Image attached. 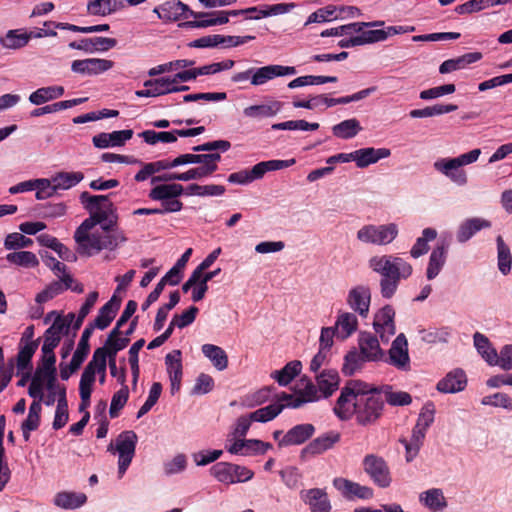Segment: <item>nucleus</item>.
I'll return each instance as SVG.
<instances>
[{"mask_svg": "<svg viewBox=\"0 0 512 512\" xmlns=\"http://www.w3.org/2000/svg\"><path fill=\"white\" fill-rule=\"evenodd\" d=\"M384 405L376 389L361 380H349L341 389L333 411L342 421L354 417L358 425L366 427L381 418Z\"/></svg>", "mask_w": 512, "mask_h": 512, "instance_id": "f257e3e1", "label": "nucleus"}, {"mask_svg": "<svg viewBox=\"0 0 512 512\" xmlns=\"http://www.w3.org/2000/svg\"><path fill=\"white\" fill-rule=\"evenodd\" d=\"M368 267L380 275V293L385 299L392 298L401 280H407L413 273L412 265L394 254L372 256L368 261Z\"/></svg>", "mask_w": 512, "mask_h": 512, "instance_id": "f03ea898", "label": "nucleus"}, {"mask_svg": "<svg viewBox=\"0 0 512 512\" xmlns=\"http://www.w3.org/2000/svg\"><path fill=\"white\" fill-rule=\"evenodd\" d=\"M294 163L295 159L262 161L254 165L251 170L244 169L231 173L227 180L232 184L246 185L254 180L261 179L268 171L288 168Z\"/></svg>", "mask_w": 512, "mask_h": 512, "instance_id": "7ed1b4c3", "label": "nucleus"}, {"mask_svg": "<svg viewBox=\"0 0 512 512\" xmlns=\"http://www.w3.org/2000/svg\"><path fill=\"white\" fill-rule=\"evenodd\" d=\"M209 471L218 482L226 485L247 482L254 477L251 469L230 462H217Z\"/></svg>", "mask_w": 512, "mask_h": 512, "instance_id": "20e7f679", "label": "nucleus"}, {"mask_svg": "<svg viewBox=\"0 0 512 512\" xmlns=\"http://www.w3.org/2000/svg\"><path fill=\"white\" fill-rule=\"evenodd\" d=\"M137 441V434L132 430H127L118 435L115 448L112 443L108 446V451L112 452L115 450L119 454L118 474L120 477L125 474L132 462L135 455Z\"/></svg>", "mask_w": 512, "mask_h": 512, "instance_id": "39448f33", "label": "nucleus"}, {"mask_svg": "<svg viewBox=\"0 0 512 512\" xmlns=\"http://www.w3.org/2000/svg\"><path fill=\"white\" fill-rule=\"evenodd\" d=\"M398 235V227L395 223L383 225H364L357 232V239L360 242L373 245H387Z\"/></svg>", "mask_w": 512, "mask_h": 512, "instance_id": "423d86ee", "label": "nucleus"}, {"mask_svg": "<svg viewBox=\"0 0 512 512\" xmlns=\"http://www.w3.org/2000/svg\"><path fill=\"white\" fill-rule=\"evenodd\" d=\"M153 12L157 14L158 18L167 22H176L185 19L188 16L194 18H201L203 14H196L189 6L180 0H169L161 5L156 6Z\"/></svg>", "mask_w": 512, "mask_h": 512, "instance_id": "0eeeda50", "label": "nucleus"}, {"mask_svg": "<svg viewBox=\"0 0 512 512\" xmlns=\"http://www.w3.org/2000/svg\"><path fill=\"white\" fill-rule=\"evenodd\" d=\"M74 319V313H68L64 317L58 315L55 318L52 325L46 329L43 335V344L45 351L55 349L59 345L62 335L68 334L70 326L72 325Z\"/></svg>", "mask_w": 512, "mask_h": 512, "instance_id": "6e6552de", "label": "nucleus"}, {"mask_svg": "<svg viewBox=\"0 0 512 512\" xmlns=\"http://www.w3.org/2000/svg\"><path fill=\"white\" fill-rule=\"evenodd\" d=\"M385 361L400 371H410L411 361L408 352V341L403 333H400L392 342Z\"/></svg>", "mask_w": 512, "mask_h": 512, "instance_id": "1a4fd4ad", "label": "nucleus"}, {"mask_svg": "<svg viewBox=\"0 0 512 512\" xmlns=\"http://www.w3.org/2000/svg\"><path fill=\"white\" fill-rule=\"evenodd\" d=\"M364 471L370 476L373 482L379 487L386 488L391 483L390 471L387 463L382 457L370 454L363 460Z\"/></svg>", "mask_w": 512, "mask_h": 512, "instance_id": "9d476101", "label": "nucleus"}, {"mask_svg": "<svg viewBox=\"0 0 512 512\" xmlns=\"http://www.w3.org/2000/svg\"><path fill=\"white\" fill-rule=\"evenodd\" d=\"M373 328L383 343H388L396 333L395 310L385 305L374 316Z\"/></svg>", "mask_w": 512, "mask_h": 512, "instance_id": "9b49d317", "label": "nucleus"}, {"mask_svg": "<svg viewBox=\"0 0 512 512\" xmlns=\"http://www.w3.org/2000/svg\"><path fill=\"white\" fill-rule=\"evenodd\" d=\"M110 195H91L84 191L80 194V202L90 215L99 214L104 216V221L110 214L116 211V207L109 199Z\"/></svg>", "mask_w": 512, "mask_h": 512, "instance_id": "f8f14e48", "label": "nucleus"}, {"mask_svg": "<svg viewBox=\"0 0 512 512\" xmlns=\"http://www.w3.org/2000/svg\"><path fill=\"white\" fill-rule=\"evenodd\" d=\"M341 440V433L335 430L327 431L306 445L301 451V457L320 455L332 449Z\"/></svg>", "mask_w": 512, "mask_h": 512, "instance_id": "ddd939ff", "label": "nucleus"}, {"mask_svg": "<svg viewBox=\"0 0 512 512\" xmlns=\"http://www.w3.org/2000/svg\"><path fill=\"white\" fill-rule=\"evenodd\" d=\"M274 65H267L260 68H249L246 71L235 73L231 77L234 83H241L250 80L251 85L260 86L276 77Z\"/></svg>", "mask_w": 512, "mask_h": 512, "instance_id": "4468645a", "label": "nucleus"}, {"mask_svg": "<svg viewBox=\"0 0 512 512\" xmlns=\"http://www.w3.org/2000/svg\"><path fill=\"white\" fill-rule=\"evenodd\" d=\"M114 66V62L107 59L88 58L83 60H74L71 64V70L74 73L84 75H98L108 71Z\"/></svg>", "mask_w": 512, "mask_h": 512, "instance_id": "2eb2a0df", "label": "nucleus"}, {"mask_svg": "<svg viewBox=\"0 0 512 512\" xmlns=\"http://www.w3.org/2000/svg\"><path fill=\"white\" fill-rule=\"evenodd\" d=\"M371 292L369 287L358 285L348 292L347 303L360 316L366 317L369 312Z\"/></svg>", "mask_w": 512, "mask_h": 512, "instance_id": "dca6fc26", "label": "nucleus"}, {"mask_svg": "<svg viewBox=\"0 0 512 512\" xmlns=\"http://www.w3.org/2000/svg\"><path fill=\"white\" fill-rule=\"evenodd\" d=\"M359 351L368 361L377 362L383 360L384 351L380 347L376 335L370 332H361L358 337Z\"/></svg>", "mask_w": 512, "mask_h": 512, "instance_id": "f3484780", "label": "nucleus"}, {"mask_svg": "<svg viewBox=\"0 0 512 512\" xmlns=\"http://www.w3.org/2000/svg\"><path fill=\"white\" fill-rule=\"evenodd\" d=\"M315 426L310 423L298 424L286 432L279 440V447L301 445L315 433Z\"/></svg>", "mask_w": 512, "mask_h": 512, "instance_id": "a211bd4d", "label": "nucleus"}, {"mask_svg": "<svg viewBox=\"0 0 512 512\" xmlns=\"http://www.w3.org/2000/svg\"><path fill=\"white\" fill-rule=\"evenodd\" d=\"M167 373L170 379L171 393L175 394L180 390L183 376V366L181 361V351L174 350L165 357Z\"/></svg>", "mask_w": 512, "mask_h": 512, "instance_id": "6ab92c4d", "label": "nucleus"}, {"mask_svg": "<svg viewBox=\"0 0 512 512\" xmlns=\"http://www.w3.org/2000/svg\"><path fill=\"white\" fill-rule=\"evenodd\" d=\"M133 136V130H119L111 133H99L92 138L95 147L104 149L108 147H121Z\"/></svg>", "mask_w": 512, "mask_h": 512, "instance_id": "aec40b11", "label": "nucleus"}, {"mask_svg": "<svg viewBox=\"0 0 512 512\" xmlns=\"http://www.w3.org/2000/svg\"><path fill=\"white\" fill-rule=\"evenodd\" d=\"M196 14H203L201 18H195V20L186 21L180 23L178 26L185 29L194 28H206L216 25H223L229 22L226 17L225 11H214V12H196Z\"/></svg>", "mask_w": 512, "mask_h": 512, "instance_id": "412c9836", "label": "nucleus"}, {"mask_svg": "<svg viewBox=\"0 0 512 512\" xmlns=\"http://www.w3.org/2000/svg\"><path fill=\"white\" fill-rule=\"evenodd\" d=\"M120 304L121 299L117 298L116 295H113L111 299L99 309L98 315L94 321L89 323L87 326H92L93 330L95 328L100 330L106 329L116 316V313L120 308Z\"/></svg>", "mask_w": 512, "mask_h": 512, "instance_id": "4be33fe9", "label": "nucleus"}, {"mask_svg": "<svg viewBox=\"0 0 512 512\" xmlns=\"http://www.w3.org/2000/svg\"><path fill=\"white\" fill-rule=\"evenodd\" d=\"M490 227L491 222L486 219L479 217L468 218L459 225L456 232V239L461 244L466 243L480 230Z\"/></svg>", "mask_w": 512, "mask_h": 512, "instance_id": "5701e85b", "label": "nucleus"}, {"mask_svg": "<svg viewBox=\"0 0 512 512\" xmlns=\"http://www.w3.org/2000/svg\"><path fill=\"white\" fill-rule=\"evenodd\" d=\"M391 155L388 148H362L353 151V161L356 162L358 168H365L371 164L378 162L380 159L387 158Z\"/></svg>", "mask_w": 512, "mask_h": 512, "instance_id": "b1692460", "label": "nucleus"}, {"mask_svg": "<svg viewBox=\"0 0 512 512\" xmlns=\"http://www.w3.org/2000/svg\"><path fill=\"white\" fill-rule=\"evenodd\" d=\"M92 254L100 252L101 250H115L120 243H124L127 241V237L124 232H114V233H100L94 232Z\"/></svg>", "mask_w": 512, "mask_h": 512, "instance_id": "393cba45", "label": "nucleus"}, {"mask_svg": "<svg viewBox=\"0 0 512 512\" xmlns=\"http://www.w3.org/2000/svg\"><path fill=\"white\" fill-rule=\"evenodd\" d=\"M334 486L347 498L370 499L373 496V490L370 487L362 486L347 479L336 478Z\"/></svg>", "mask_w": 512, "mask_h": 512, "instance_id": "a878e982", "label": "nucleus"}, {"mask_svg": "<svg viewBox=\"0 0 512 512\" xmlns=\"http://www.w3.org/2000/svg\"><path fill=\"white\" fill-rule=\"evenodd\" d=\"M119 384L121 388L114 393L111 399L109 414L111 418L119 416V412L129 399V388L126 384V367H120Z\"/></svg>", "mask_w": 512, "mask_h": 512, "instance_id": "bb28decb", "label": "nucleus"}, {"mask_svg": "<svg viewBox=\"0 0 512 512\" xmlns=\"http://www.w3.org/2000/svg\"><path fill=\"white\" fill-rule=\"evenodd\" d=\"M316 382L322 397L329 398L339 388L340 377L335 369H325L316 375Z\"/></svg>", "mask_w": 512, "mask_h": 512, "instance_id": "cd10ccee", "label": "nucleus"}, {"mask_svg": "<svg viewBox=\"0 0 512 512\" xmlns=\"http://www.w3.org/2000/svg\"><path fill=\"white\" fill-rule=\"evenodd\" d=\"M466 384L465 373L461 369H456L437 383V390L442 393H456L464 390Z\"/></svg>", "mask_w": 512, "mask_h": 512, "instance_id": "c85d7f7f", "label": "nucleus"}, {"mask_svg": "<svg viewBox=\"0 0 512 512\" xmlns=\"http://www.w3.org/2000/svg\"><path fill=\"white\" fill-rule=\"evenodd\" d=\"M448 246L442 242L438 244L431 252L428 266L426 269V277L432 280L438 276L447 259Z\"/></svg>", "mask_w": 512, "mask_h": 512, "instance_id": "c756f323", "label": "nucleus"}, {"mask_svg": "<svg viewBox=\"0 0 512 512\" xmlns=\"http://www.w3.org/2000/svg\"><path fill=\"white\" fill-rule=\"evenodd\" d=\"M44 385L46 386L47 390H54L56 388V374H53V382L51 386H49L50 384L48 376H46L44 370L37 368L33 377L31 378V383L28 388L29 396L33 399L39 398L40 400H43Z\"/></svg>", "mask_w": 512, "mask_h": 512, "instance_id": "7c9ffc66", "label": "nucleus"}, {"mask_svg": "<svg viewBox=\"0 0 512 512\" xmlns=\"http://www.w3.org/2000/svg\"><path fill=\"white\" fill-rule=\"evenodd\" d=\"M65 89L60 85L41 87L29 95V102L33 105L40 106L49 101L62 97Z\"/></svg>", "mask_w": 512, "mask_h": 512, "instance_id": "2f4dec72", "label": "nucleus"}, {"mask_svg": "<svg viewBox=\"0 0 512 512\" xmlns=\"http://www.w3.org/2000/svg\"><path fill=\"white\" fill-rule=\"evenodd\" d=\"M482 59V53L470 52L454 59L445 60L439 67L441 74H447L465 68L467 65Z\"/></svg>", "mask_w": 512, "mask_h": 512, "instance_id": "473e14b6", "label": "nucleus"}, {"mask_svg": "<svg viewBox=\"0 0 512 512\" xmlns=\"http://www.w3.org/2000/svg\"><path fill=\"white\" fill-rule=\"evenodd\" d=\"M125 7V0H91L87 3V12L95 16H106Z\"/></svg>", "mask_w": 512, "mask_h": 512, "instance_id": "72a5a7b5", "label": "nucleus"}, {"mask_svg": "<svg viewBox=\"0 0 512 512\" xmlns=\"http://www.w3.org/2000/svg\"><path fill=\"white\" fill-rule=\"evenodd\" d=\"M303 498L313 512H329L331 510L328 496L322 489H310L306 491Z\"/></svg>", "mask_w": 512, "mask_h": 512, "instance_id": "f704fd0d", "label": "nucleus"}, {"mask_svg": "<svg viewBox=\"0 0 512 512\" xmlns=\"http://www.w3.org/2000/svg\"><path fill=\"white\" fill-rule=\"evenodd\" d=\"M357 327V317L353 313L344 312L337 317L334 329L336 331V336L345 340L357 330Z\"/></svg>", "mask_w": 512, "mask_h": 512, "instance_id": "c9c22d12", "label": "nucleus"}, {"mask_svg": "<svg viewBox=\"0 0 512 512\" xmlns=\"http://www.w3.org/2000/svg\"><path fill=\"white\" fill-rule=\"evenodd\" d=\"M37 240L42 246L51 248L54 250L61 259L64 261L74 262L77 257L74 252H72L68 247L64 244L60 243L58 239L49 234H41L37 237Z\"/></svg>", "mask_w": 512, "mask_h": 512, "instance_id": "e433bc0d", "label": "nucleus"}, {"mask_svg": "<svg viewBox=\"0 0 512 512\" xmlns=\"http://www.w3.org/2000/svg\"><path fill=\"white\" fill-rule=\"evenodd\" d=\"M184 193V187L181 184H160L154 186L149 192V198L157 201H164L170 198H178Z\"/></svg>", "mask_w": 512, "mask_h": 512, "instance_id": "4c0bfd02", "label": "nucleus"}, {"mask_svg": "<svg viewBox=\"0 0 512 512\" xmlns=\"http://www.w3.org/2000/svg\"><path fill=\"white\" fill-rule=\"evenodd\" d=\"M38 349V343H19L16 356L17 374L25 370H32V358Z\"/></svg>", "mask_w": 512, "mask_h": 512, "instance_id": "58836bf2", "label": "nucleus"}, {"mask_svg": "<svg viewBox=\"0 0 512 512\" xmlns=\"http://www.w3.org/2000/svg\"><path fill=\"white\" fill-rule=\"evenodd\" d=\"M33 32H25L21 29L9 30L6 35L0 38V43L4 48L20 49L26 46L32 38Z\"/></svg>", "mask_w": 512, "mask_h": 512, "instance_id": "ea45409f", "label": "nucleus"}, {"mask_svg": "<svg viewBox=\"0 0 512 512\" xmlns=\"http://www.w3.org/2000/svg\"><path fill=\"white\" fill-rule=\"evenodd\" d=\"M202 353L207 357L213 366L223 371L228 367V356L223 348L214 344H204L201 347Z\"/></svg>", "mask_w": 512, "mask_h": 512, "instance_id": "a19ab883", "label": "nucleus"}, {"mask_svg": "<svg viewBox=\"0 0 512 512\" xmlns=\"http://www.w3.org/2000/svg\"><path fill=\"white\" fill-rule=\"evenodd\" d=\"M281 107V102L273 101L269 104L248 106L243 110V113L249 118H268L275 116L281 110Z\"/></svg>", "mask_w": 512, "mask_h": 512, "instance_id": "79ce46f5", "label": "nucleus"}, {"mask_svg": "<svg viewBox=\"0 0 512 512\" xmlns=\"http://www.w3.org/2000/svg\"><path fill=\"white\" fill-rule=\"evenodd\" d=\"M302 370V363L299 360L288 362L281 370L271 374L280 386H287Z\"/></svg>", "mask_w": 512, "mask_h": 512, "instance_id": "37998d69", "label": "nucleus"}, {"mask_svg": "<svg viewBox=\"0 0 512 512\" xmlns=\"http://www.w3.org/2000/svg\"><path fill=\"white\" fill-rule=\"evenodd\" d=\"M451 158H443L434 163V168L448 177L454 183L462 186L467 183L466 172L461 168H449V160Z\"/></svg>", "mask_w": 512, "mask_h": 512, "instance_id": "c03bdc74", "label": "nucleus"}, {"mask_svg": "<svg viewBox=\"0 0 512 512\" xmlns=\"http://www.w3.org/2000/svg\"><path fill=\"white\" fill-rule=\"evenodd\" d=\"M87 500L83 493L59 492L54 497V504L63 509H76L81 507Z\"/></svg>", "mask_w": 512, "mask_h": 512, "instance_id": "a18cd8bd", "label": "nucleus"}, {"mask_svg": "<svg viewBox=\"0 0 512 512\" xmlns=\"http://www.w3.org/2000/svg\"><path fill=\"white\" fill-rule=\"evenodd\" d=\"M366 362H369L360 351L350 350L344 357L342 372L346 376H352L361 370Z\"/></svg>", "mask_w": 512, "mask_h": 512, "instance_id": "49530a36", "label": "nucleus"}, {"mask_svg": "<svg viewBox=\"0 0 512 512\" xmlns=\"http://www.w3.org/2000/svg\"><path fill=\"white\" fill-rule=\"evenodd\" d=\"M83 179L84 174L82 172H59L51 178V182L57 191L58 189H70Z\"/></svg>", "mask_w": 512, "mask_h": 512, "instance_id": "de8ad7c7", "label": "nucleus"}, {"mask_svg": "<svg viewBox=\"0 0 512 512\" xmlns=\"http://www.w3.org/2000/svg\"><path fill=\"white\" fill-rule=\"evenodd\" d=\"M473 340L474 346L476 347L479 354H481V356L489 365H494L495 361L497 360V352L494 348L491 347L489 339L485 335L476 332L473 336Z\"/></svg>", "mask_w": 512, "mask_h": 512, "instance_id": "09e8293b", "label": "nucleus"}, {"mask_svg": "<svg viewBox=\"0 0 512 512\" xmlns=\"http://www.w3.org/2000/svg\"><path fill=\"white\" fill-rule=\"evenodd\" d=\"M457 108V105L454 104H435L422 109H413L409 112V116L411 118H427L450 113L457 110Z\"/></svg>", "mask_w": 512, "mask_h": 512, "instance_id": "8fccbe9b", "label": "nucleus"}, {"mask_svg": "<svg viewBox=\"0 0 512 512\" xmlns=\"http://www.w3.org/2000/svg\"><path fill=\"white\" fill-rule=\"evenodd\" d=\"M361 130L360 122L356 118L344 120L332 128L334 136L341 139H351Z\"/></svg>", "mask_w": 512, "mask_h": 512, "instance_id": "3c124183", "label": "nucleus"}, {"mask_svg": "<svg viewBox=\"0 0 512 512\" xmlns=\"http://www.w3.org/2000/svg\"><path fill=\"white\" fill-rule=\"evenodd\" d=\"M420 500L433 512L442 511L447 506L442 490L437 488L424 492Z\"/></svg>", "mask_w": 512, "mask_h": 512, "instance_id": "603ef678", "label": "nucleus"}, {"mask_svg": "<svg viewBox=\"0 0 512 512\" xmlns=\"http://www.w3.org/2000/svg\"><path fill=\"white\" fill-rule=\"evenodd\" d=\"M497 243V259L498 268L503 275H507L511 271L512 255L510 248L505 244L502 236H498L496 239Z\"/></svg>", "mask_w": 512, "mask_h": 512, "instance_id": "864d4df0", "label": "nucleus"}, {"mask_svg": "<svg viewBox=\"0 0 512 512\" xmlns=\"http://www.w3.org/2000/svg\"><path fill=\"white\" fill-rule=\"evenodd\" d=\"M145 345V339L141 338L134 342L132 346L130 347L128 351V362L131 368L132 373V387L133 389L136 388L137 382L140 375V367H139V351L142 349V347Z\"/></svg>", "mask_w": 512, "mask_h": 512, "instance_id": "5fc2aeb1", "label": "nucleus"}, {"mask_svg": "<svg viewBox=\"0 0 512 512\" xmlns=\"http://www.w3.org/2000/svg\"><path fill=\"white\" fill-rule=\"evenodd\" d=\"M6 260L17 266L25 268H34L39 265V260L33 252L14 251L6 255Z\"/></svg>", "mask_w": 512, "mask_h": 512, "instance_id": "6e6d98bb", "label": "nucleus"}, {"mask_svg": "<svg viewBox=\"0 0 512 512\" xmlns=\"http://www.w3.org/2000/svg\"><path fill=\"white\" fill-rule=\"evenodd\" d=\"M437 237V231L433 228H425L422 232V236L417 238L415 244L410 250V254L413 258H418L426 254L429 250L428 242L434 240Z\"/></svg>", "mask_w": 512, "mask_h": 512, "instance_id": "4d7b16f0", "label": "nucleus"}, {"mask_svg": "<svg viewBox=\"0 0 512 512\" xmlns=\"http://www.w3.org/2000/svg\"><path fill=\"white\" fill-rule=\"evenodd\" d=\"M93 237H95L94 233H90L88 230H83L82 225L76 229L74 239L77 243V252L80 255H92L91 245L93 244Z\"/></svg>", "mask_w": 512, "mask_h": 512, "instance_id": "13d9d810", "label": "nucleus"}, {"mask_svg": "<svg viewBox=\"0 0 512 512\" xmlns=\"http://www.w3.org/2000/svg\"><path fill=\"white\" fill-rule=\"evenodd\" d=\"M338 81L336 76H314V75H306L300 76L298 78L293 79L288 83V87L290 89L303 87L307 85H320L325 83H335Z\"/></svg>", "mask_w": 512, "mask_h": 512, "instance_id": "bf43d9fd", "label": "nucleus"}, {"mask_svg": "<svg viewBox=\"0 0 512 512\" xmlns=\"http://www.w3.org/2000/svg\"><path fill=\"white\" fill-rule=\"evenodd\" d=\"M284 409L281 403H272L266 407L260 408L250 413V419L256 422H268L277 417Z\"/></svg>", "mask_w": 512, "mask_h": 512, "instance_id": "052dcab7", "label": "nucleus"}, {"mask_svg": "<svg viewBox=\"0 0 512 512\" xmlns=\"http://www.w3.org/2000/svg\"><path fill=\"white\" fill-rule=\"evenodd\" d=\"M337 10L338 8L334 5L319 8L308 16L304 26H308L312 23H324L337 19L339 17L336 15Z\"/></svg>", "mask_w": 512, "mask_h": 512, "instance_id": "680f3d73", "label": "nucleus"}, {"mask_svg": "<svg viewBox=\"0 0 512 512\" xmlns=\"http://www.w3.org/2000/svg\"><path fill=\"white\" fill-rule=\"evenodd\" d=\"M93 327L86 326L82 332L81 338L78 342L77 348L72 356L73 359L83 363L90 352L89 340L93 334Z\"/></svg>", "mask_w": 512, "mask_h": 512, "instance_id": "e2e57ef3", "label": "nucleus"}, {"mask_svg": "<svg viewBox=\"0 0 512 512\" xmlns=\"http://www.w3.org/2000/svg\"><path fill=\"white\" fill-rule=\"evenodd\" d=\"M171 169L169 160H159L144 164L143 168L135 175L134 179L137 182H142L148 179L151 175L156 172Z\"/></svg>", "mask_w": 512, "mask_h": 512, "instance_id": "0e129e2a", "label": "nucleus"}, {"mask_svg": "<svg viewBox=\"0 0 512 512\" xmlns=\"http://www.w3.org/2000/svg\"><path fill=\"white\" fill-rule=\"evenodd\" d=\"M363 23L354 22L346 25H341L338 27L326 29L320 33L321 37H332V36H343V35H353L354 33H359L364 28Z\"/></svg>", "mask_w": 512, "mask_h": 512, "instance_id": "69168bd1", "label": "nucleus"}, {"mask_svg": "<svg viewBox=\"0 0 512 512\" xmlns=\"http://www.w3.org/2000/svg\"><path fill=\"white\" fill-rule=\"evenodd\" d=\"M271 128L273 130L315 131L319 128V124L309 123L306 120H289L281 123H275Z\"/></svg>", "mask_w": 512, "mask_h": 512, "instance_id": "338daca9", "label": "nucleus"}, {"mask_svg": "<svg viewBox=\"0 0 512 512\" xmlns=\"http://www.w3.org/2000/svg\"><path fill=\"white\" fill-rule=\"evenodd\" d=\"M32 244L33 240L31 238H28L18 232L8 234L4 240V247L7 250H18L30 247Z\"/></svg>", "mask_w": 512, "mask_h": 512, "instance_id": "774afa93", "label": "nucleus"}]
</instances>
